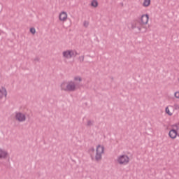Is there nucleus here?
<instances>
[{"label": "nucleus", "mask_w": 179, "mask_h": 179, "mask_svg": "<svg viewBox=\"0 0 179 179\" xmlns=\"http://www.w3.org/2000/svg\"><path fill=\"white\" fill-rule=\"evenodd\" d=\"M82 82V77L76 76L73 78V80H65L60 84V90L62 92H75L78 89L76 83Z\"/></svg>", "instance_id": "1"}, {"label": "nucleus", "mask_w": 179, "mask_h": 179, "mask_svg": "<svg viewBox=\"0 0 179 179\" xmlns=\"http://www.w3.org/2000/svg\"><path fill=\"white\" fill-rule=\"evenodd\" d=\"M169 136L171 139H176L179 137V122L172 125V129L169 131Z\"/></svg>", "instance_id": "2"}, {"label": "nucleus", "mask_w": 179, "mask_h": 179, "mask_svg": "<svg viewBox=\"0 0 179 179\" xmlns=\"http://www.w3.org/2000/svg\"><path fill=\"white\" fill-rule=\"evenodd\" d=\"M130 159L127 155L123 154L118 155L116 159V162L120 166H127L129 164Z\"/></svg>", "instance_id": "3"}, {"label": "nucleus", "mask_w": 179, "mask_h": 179, "mask_svg": "<svg viewBox=\"0 0 179 179\" xmlns=\"http://www.w3.org/2000/svg\"><path fill=\"white\" fill-rule=\"evenodd\" d=\"M104 145H98L96 148L95 160L96 162H100L103 159V155H104Z\"/></svg>", "instance_id": "4"}, {"label": "nucleus", "mask_w": 179, "mask_h": 179, "mask_svg": "<svg viewBox=\"0 0 179 179\" xmlns=\"http://www.w3.org/2000/svg\"><path fill=\"white\" fill-rule=\"evenodd\" d=\"M76 55H78V52L73 50H66L62 52V57L64 59H71Z\"/></svg>", "instance_id": "5"}, {"label": "nucleus", "mask_w": 179, "mask_h": 179, "mask_svg": "<svg viewBox=\"0 0 179 179\" xmlns=\"http://www.w3.org/2000/svg\"><path fill=\"white\" fill-rule=\"evenodd\" d=\"M15 121H17L18 122H24L27 120L26 113L16 111L15 112Z\"/></svg>", "instance_id": "6"}, {"label": "nucleus", "mask_w": 179, "mask_h": 179, "mask_svg": "<svg viewBox=\"0 0 179 179\" xmlns=\"http://www.w3.org/2000/svg\"><path fill=\"white\" fill-rule=\"evenodd\" d=\"M59 20L62 22V23H65L68 20V13L65 11L60 12L59 14Z\"/></svg>", "instance_id": "7"}, {"label": "nucleus", "mask_w": 179, "mask_h": 179, "mask_svg": "<svg viewBox=\"0 0 179 179\" xmlns=\"http://www.w3.org/2000/svg\"><path fill=\"white\" fill-rule=\"evenodd\" d=\"M141 22L142 24H148V23H149V15H143L141 17Z\"/></svg>", "instance_id": "8"}, {"label": "nucleus", "mask_w": 179, "mask_h": 179, "mask_svg": "<svg viewBox=\"0 0 179 179\" xmlns=\"http://www.w3.org/2000/svg\"><path fill=\"white\" fill-rule=\"evenodd\" d=\"M8 157V151L4 149L0 148V160L6 159Z\"/></svg>", "instance_id": "9"}, {"label": "nucleus", "mask_w": 179, "mask_h": 179, "mask_svg": "<svg viewBox=\"0 0 179 179\" xmlns=\"http://www.w3.org/2000/svg\"><path fill=\"white\" fill-rule=\"evenodd\" d=\"M8 96V91H6V88L4 87H1L0 88V99L2 97H6Z\"/></svg>", "instance_id": "10"}, {"label": "nucleus", "mask_w": 179, "mask_h": 179, "mask_svg": "<svg viewBox=\"0 0 179 179\" xmlns=\"http://www.w3.org/2000/svg\"><path fill=\"white\" fill-rule=\"evenodd\" d=\"M131 29H138V31H141V27H138V22L134 21L131 23Z\"/></svg>", "instance_id": "11"}, {"label": "nucleus", "mask_w": 179, "mask_h": 179, "mask_svg": "<svg viewBox=\"0 0 179 179\" xmlns=\"http://www.w3.org/2000/svg\"><path fill=\"white\" fill-rule=\"evenodd\" d=\"M169 107H173L172 106H166L165 108V113L166 114H167L168 115H169V117H171V115H173V112H171L170 111V108H169Z\"/></svg>", "instance_id": "12"}, {"label": "nucleus", "mask_w": 179, "mask_h": 179, "mask_svg": "<svg viewBox=\"0 0 179 179\" xmlns=\"http://www.w3.org/2000/svg\"><path fill=\"white\" fill-rule=\"evenodd\" d=\"M91 6L93 8H97L99 6V2L97 0H92L91 2Z\"/></svg>", "instance_id": "13"}, {"label": "nucleus", "mask_w": 179, "mask_h": 179, "mask_svg": "<svg viewBox=\"0 0 179 179\" xmlns=\"http://www.w3.org/2000/svg\"><path fill=\"white\" fill-rule=\"evenodd\" d=\"M150 5V0H144L143 3V6H144V8H148V6H149Z\"/></svg>", "instance_id": "14"}, {"label": "nucleus", "mask_w": 179, "mask_h": 179, "mask_svg": "<svg viewBox=\"0 0 179 179\" xmlns=\"http://www.w3.org/2000/svg\"><path fill=\"white\" fill-rule=\"evenodd\" d=\"M30 33H31V34H36V28L34 27L30 28Z\"/></svg>", "instance_id": "15"}, {"label": "nucleus", "mask_w": 179, "mask_h": 179, "mask_svg": "<svg viewBox=\"0 0 179 179\" xmlns=\"http://www.w3.org/2000/svg\"><path fill=\"white\" fill-rule=\"evenodd\" d=\"M78 60L80 61V62H83V61H85V56H80L78 57Z\"/></svg>", "instance_id": "16"}, {"label": "nucleus", "mask_w": 179, "mask_h": 179, "mask_svg": "<svg viewBox=\"0 0 179 179\" xmlns=\"http://www.w3.org/2000/svg\"><path fill=\"white\" fill-rule=\"evenodd\" d=\"M83 26H84V27H89V22L88 21H84Z\"/></svg>", "instance_id": "17"}, {"label": "nucleus", "mask_w": 179, "mask_h": 179, "mask_svg": "<svg viewBox=\"0 0 179 179\" xmlns=\"http://www.w3.org/2000/svg\"><path fill=\"white\" fill-rule=\"evenodd\" d=\"M173 107H174V110H179V105H178V103H175L173 105Z\"/></svg>", "instance_id": "18"}, {"label": "nucleus", "mask_w": 179, "mask_h": 179, "mask_svg": "<svg viewBox=\"0 0 179 179\" xmlns=\"http://www.w3.org/2000/svg\"><path fill=\"white\" fill-rule=\"evenodd\" d=\"M87 125L88 127H91V125H93V122H92L91 120H88L87 122Z\"/></svg>", "instance_id": "19"}, {"label": "nucleus", "mask_w": 179, "mask_h": 179, "mask_svg": "<svg viewBox=\"0 0 179 179\" xmlns=\"http://www.w3.org/2000/svg\"><path fill=\"white\" fill-rule=\"evenodd\" d=\"M174 96H175L176 99H179V92H175Z\"/></svg>", "instance_id": "20"}, {"label": "nucleus", "mask_w": 179, "mask_h": 179, "mask_svg": "<svg viewBox=\"0 0 179 179\" xmlns=\"http://www.w3.org/2000/svg\"><path fill=\"white\" fill-rule=\"evenodd\" d=\"M89 152H94V147H91V148H90V150H89Z\"/></svg>", "instance_id": "21"}, {"label": "nucleus", "mask_w": 179, "mask_h": 179, "mask_svg": "<svg viewBox=\"0 0 179 179\" xmlns=\"http://www.w3.org/2000/svg\"><path fill=\"white\" fill-rule=\"evenodd\" d=\"M34 61H36V62H38V61H40V59L38 57H36L34 59Z\"/></svg>", "instance_id": "22"}]
</instances>
